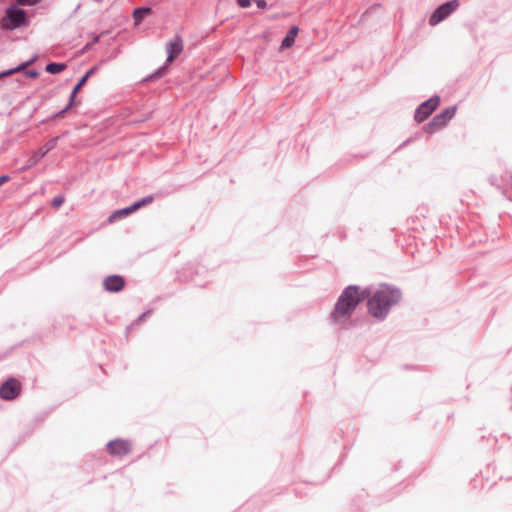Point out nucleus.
<instances>
[{"mask_svg": "<svg viewBox=\"0 0 512 512\" xmlns=\"http://www.w3.org/2000/svg\"><path fill=\"white\" fill-rule=\"evenodd\" d=\"M150 13H151V8H137L133 13L135 22L138 24L139 22L142 21V19L144 18L145 15H148Z\"/></svg>", "mask_w": 512, "mask_h": 512, "instance_id": "15", "label": "nucleus"}, {"mask_svg": "<svg viewBox=\"0 0 512 512\" xmlns=\"http://www.w3.org/2000/svg\"><path fill=\"white\" fill-rule=\"evenodd\" d=\"M459 7L458 0H452L438 7L429 18V24L435 26L446 19Z\"/></svg>", "mask_w": 512, "mask_h": 512, "instance_id": "5", "label": "nucleus"}, {"mask_svg": "<svg viewBox=\"0 0 512 512\" xmlns=\"http://www.w3.org/2000/svg\"><path fill=\"white\" fill-rule=\"evenodd\" d=\"M104 287L107 291L118 292L124 288V278L118 275L109 276L104 280Z\"/></svg>", "mask_w": 512, "mask_h": 512, "instance_id": "12", "label": "nucleus"}, {"mask_svg": "<svg viewBox=\"0 0 512 512\" xmlns=\"http://www.w3.org/2000/svg\"><path fill=\"white\" fill-rule=\"evenodd\" d=\"M39 1L40 0H17L18 4H20V5H28V6L35 5Z\"/></svg>", "mask_w": 512, "mask_h": 512, "instance_id": "18", "label": "nucleus"}, {"mask_svg": "<svg viewBox=\"0 0 512 512\" xmlns=\"http://www.w3.org/2000/svg\"><path fill=\"white\" fill-rule=\"evenodd\" d=\"M456 107H449L443 110L440 114L436 115L430 123L427 124L425 130L428 133H434L435 131L444 127L455 115Z\"/></svg>", "mask_w": 512, "mask_h": 512, "instance_id": "4", "label": "nucleus"}, {"mask_svg": "<svg viewBox=\"0 0 512 512\" xmlns=\"http://www.w3.org/2000/svg\"><path fill=\"white\" fill-rule=\"evenodd\" d=\"M440 99L438 96L432 97L422 103L415 112V120L418 123L425 121L439 106Z\"/></svg>", "mask_w": 512, "mask_h": 512, "instance_id": "8", "label": "nucleus"}, {"mask_svg": "<svg viewBox=\"0 0 512 512\" xmlns=\"http://www.w3.org/2000/svg\"><path fill=\"white\" fill-rule=\"evenodd\" d=\"M29 75H30L31 77H36V76H37V72H35V71H31V72H29Z\"/></svg>", "mask_w": 512, "mask_h": 512, "instance_id": "23", "label": "nucleus"}, {"mask_svg": "<svg viewBox=\"0 0 512 512\" xmlns=\"http://www.w3.org/2000/svg\"><path fill=\"white\" fill-rule=\"evenodd\" d=\"M237 3L242 8H248L252 4V0H237Z\"/></svg>", "mask_w": 512, "mask_h": 512, "instance_id": "19", "label": "nucleus"}, {"mask_svg": "<svg viewBox=\"0 0 512 512\" xmlns=\"http://www.w3.org/2000/svg\"><path fill=\"white\" fill-rule=\"evenodd\" d=\"M256 5L261 8V9H264L266 8L267 6V3L265 0H256Z\"/></svg>", "mask_w": 512, "mask_h": 512, "instance_id": "21", "label": "nucleus"}, {"mask_svg": "<svg viewBox=\"0 0 512 512\" xmlns=\"http://www.w3.org/2000/svg\"><path fill=\"white\" fill-rule=\"evenodd\" d=\"M153 200H154L153 196H147V197L135 202L134 204H132L131 206H129L127 208L113 212L109 216L108 221H109V223H113L120 218L126 217V216L132 214L133 212H135L136 210L152 203Z\"/></svg>", "mask_w": 512, "mask_h": 512, "instance_id": "7", "label": "nucleus"}, {"mask_svg": "<svg viewBox=\"0 0 512 512\" xmlns=\"http://www.w3.org/2000/svg\"><path fill=\"white\" fill-rule=\"evenodd\" d=\"M183 47V40L179 36L174 37L173 40L168 42L166 44V51L168 54L167 62H173L175 58L181 54V52L183 51Z\"/></svg>", "mask_w": 512, "mask_h": 512, "instance_id": "11", "label": "nucleus"}, {"mask_svg": "<svg viewBox=\"0 0 512 512\" xmlns=\"http://www.w3.org/2000/svg\"><path fill=\"white\" fill-rule=\"evenodd\" d=\"M401 294L398 290L391 287H381L368 300L367 306L369 313L378 319L384 318L389 308L398 303Z\"/></svg>", "mask_w": 512, "mask_h": 512, "instance_id": "1", "label": "nucleus"}, {"mask_svg": "<svg viewBox=\"0 0 512 512\" xmlns=\"http://www.w3.org/2000/svg\"><path fill=\"white\" fill-rule=\"evenodd\" d=\"M63 203H64V197H62V196L54 197L51 202V204L54 208L60 207Z\"/></svg>", "mask_w": 512, "mask_h": 512, "instance_id": "17", "label": "nucleus"}, {"mask_svg": "<svg viewBox=\"0 0 512 512\" xmlns=\"http://www.w3.org/2000/svg\"><path fill=\"white\" fill-rule=\"evenodd\" d=\"M32 62H33V60L31 61V63H32ZM29 64H30V62H29V63H25V64L21 65V66H20L19 68H17V69H14V70H10V71H8V72H7V73H5L4 75H10V74H12V73H14V72L20 71L22 68L26 67V66H27V65H29Z\"/></svg>", "mask_w": 512, "mask_h": 512, "instance_id": "20", "label": "nucleus"}, {"mask_svg": "<svg viewBox=\"0 0 512 512\" xmlns=\"http://www.w3.org/2000/svg\"><path fill=\"white\" fill-rule=\"evenodd\" d=\"M58 140L59 137L51 138L38 151H34L27 160L22 170H28L34 167L40 161V159H42L49 151L56 147Z\"/></svg>", "mask_w": 512, "mask_h": 512, "instance_id": "6", "label": "nucleus"}, {"mask_svg": "<svg viewBox=\"0 0 512 512\" xmlns=\"http://www.w3.org/2000/svg\"><path fill=\"white\" fill-rule=\"evenodd\" d=\"M21 383L15 378H9L0 387V397L4 400H13L21 392Z\"/></svg>", "mask_w": 512, "mask_h": 512, "instance_id": "9", "label": "nucleus"}, {"mask_svg": "<svg viewBox=\"0 0 512 512\" xmlns=\"http://www.w3.org/2000/svg\"><path fill=\"white\" fill-rule=\"evenodd\" d=\"M95 71V68H91L81 79L80 81L78 82V84L74 87L73 91H72V95H71V99H70V104L68 107H70L72 105V102H73V99L75 97V95L79 92V90L82 88V86L86 83V81L88 80V78L94 73Z\"/></svg>", "mask_w": 512, "mask_h": 512, "instance_id": "14", "label": "nucleus"}, {"mask_svg": "<svg viewBox=\"0 0 512 512\" xmlns=\"http://www.w3.org/2000/svg\"><path fill=\"white\" fill-rule=\"evenodd\" d=\"M25 23V11L15 6L9 7L6 11V16L1 20L2 28L7 30L18 28Z\"/></svg>", "mask_w": 512, "mask_h": 512, "instance_id": "3", "label": "nucleus"}, {"mask_svg": "<svg viewBox=\"0 0 512 512\" xmlns=\"http://www.w3.org/2000/svg\"><path fill=\"white\" fill-rule=\"evenodd\" d=\"M366 297V293L360 292L356 286H348L339 297L335 310L332 314L335 321L347 318L357 307L360 301Z\"/></svg>", "mask_w": 512, "mask_h": 512, "instance_id": "2", "label": "nucleus"}, {"mask_svg": "<svg viewBox=\"0 0 512 512\" xmlns=\"http://www.w3.org/2000/svg\"><path fill=\"white\" fill-rule=\"evenodd\" d=\"M298 32H299L298 27H296V26L292 27L288 31L286 37L283 39V41L281 43V47L282 48H289V47H291L294 44V42H295V38H296Z\"/></svg>", "mask_w": 512, "mask_h": 512, "instance_id": "13", "label": "nucleus"}, {"mask_svg": "<svg viewBox=\"0 0 512 512\" xmlns=\"http://www.w3.org/2000/svg\"><path fill=\"white\" fill-rule=\"evenodd\" d=\"M66 68L65 64L62 63H50L46 66V71L51 74H57L62 72Z\"/></svg>", "mask_w": 512, "mask_h": 512, "instance_id": "16", "label": "nucleus"}, {"mask_svg": "<svg viewBox=\"0 0 512 512\" xmlns=\"http://www.w3.org/2000/svg\"><path fill=\"white\" fill-rule=\"evenodd\" d=\"M107 450L112 456H125L131 452V444L123 439H116L107 444Z\"/></svg>", "mask_w": 512, "mask_h": 512, "instance_id": "10", "label": "nucleus"}, {"mask_svg": "<svg viewBox=\"0 0 512 512\" xmlns=\"http://www.w3.org/2000/svg\"><path fill=\"white\" fill-rule=\"evenodd\" d=\"M8 180H9V176L8 175H2L0 177V185L6 183Z\"/></svg>", "mask_w": 512, "mask_h": 512, "instance_id": "22", "label": "nucleus"}]
</instances>
